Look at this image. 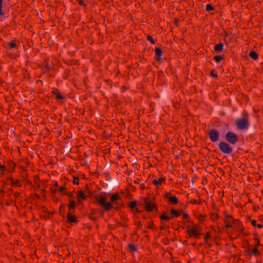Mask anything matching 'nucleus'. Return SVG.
Instances as JSON below:
<instances>
[{"instance_id":"f257e3e1","label":"nucleus","mask_w":263,"mask_h":263,"mask_svg":"<svg viewBox=\"0 0 263 263\" xmlns=\"http://www.w3.org/2000/svg\"><path fill=\"white\" fill-rule=\"evenodd\" d=\"M120 199V197L118 194H114L110 198L111 203L106 202L105 199L103 197L98 199V202L105 211H109L113 208L112 203H115Z\"/></svg>"},{"instance_id":"f03ea898","label":"nucleus","mask_w":263,"mask_h":263,"mask_svg":"<svg viewBox=\"0 0 263 263\" xmlns=\"http://www.w3.org/2000/svg\"><path fill=\"white\" fill-rule=\"evenodd\" d=\"M249 125V122L247 113L244 114V117L243 118L238 119L236 122L237 127L239 129H247Z\"/></svg>"},{"instance_id":"7ed1b4c3","label":"nucleus","mask_w":263,"mask_h":263,"mask_svg":"<svg viewBox=\"0 0 263 263\" xmlns=\"http://www.w3.org/2000/svg\"><path fill=\"white\" fill-rule=\"evenodd\" d=\"M225 223H229L234 226L233 228L237 229L239 230H241V222L240 221L234 220L232 217L230 215H226L225 217Z\"/></svg>"},{"instance_id":"20e7f679","label":"nucleus","mask_w":263,"mask_h":263,"mask_svg":"<svg viewBox=\"0 0 263 263\" xmlns=\"http://www.w3.org/2000/svg\"><path fill=\"white\" fill-rule=\"evenodd\" d=\"M219 148L220 151L224 154H230L233 152V149L230 145L224 142H221L219 143Z\"/></svg>"},{"instance_id":"39448f33","label":"nucleus","mask_w":263,"mask_h":263,"mask_svg":"<svg viewBox=\"0 0 263 263\" xmlns=\"http://www.w3.org/2000/svg\"><path fill=\"white\" fill-rule=\"evenodd\" d=\"M226 140L232 144H235L238 141V138L236 135L232 132H228L226 135Z\"/></svg>"},{"instance_id":"423d86ee","label":"nucleus","mask_w":263,"mask_h":263,"mask_svg":"<svg viewBox=\"0 0 263 263\" xmlns=\"http://www.w3.org/2000/svg\"><path fill=\"white\" fill-rule=\"evenodd\" d=\"M209 136L213 142H216L219 140V134L216 129H213L209 132Z\"/></svg>"},{"instance_id":"0eeeda50","label":"nucleus","mask_w":263,"mask_h":263,"mask_svg":"<svg viewBox=\"0 0 263 263\" xmlns=\"http://www.w3.org/2000/svg\"><path fill=\"white\" fill-rule=\"evenodd\" d=\"M200 231L199 227L198 226H195L188 231V234H189L190 237L194 236L197 238L200 234Z\"/></svg>"},{"instance_id":"6e6552de","label":"nucleus","mask_w":263,"mask_h":263,"mask_svg":"<svg viewBox=\"0 0 263 263\" xmlns=\"http://www.w3.org/2000/svg\"><path fill=\"white\" fill-rule=\"evenodd\" d=\"M143 203L145 205V208L146 210L147 211H153L155 208V205L151 202V201H149L146 198H144L143 200Z\"/></svg>"},{"instance_id":"1a4fd4ad","label":"nucleus","mask_w":263,"mask_h":263,"mask_svg":"<svg viewBox=\"0 0 263 263\" xmlns=\"http://www.w3.org/2000/svg\"><path fill=\"white\" fill-rule=\"evenodd\" d=\"M165 179L164 178H161L159 179H154L153 181V183L154 185H156L157 187L161 185L162 183H164Z\"/></svg>"},{"instance_id":"9d476101","label":"nucleus","mask_w":263,"mask_h":263,"mask_svg":"<svg viewBox=\"0 0 263 263\" xmlns=\"http://www.w3.org/2000/svg\"><path fill=\"white\" fill-rule=\"evenodd\" d=\"M72 212H69L67 216L68 220L71 222H74L77 221L76 218L74 216L72 215Z\"/></svg>"},{"instance_id":"9b49d317","label":"nucleus","mask_w":263,"mask_h":263,"mask_svg":"<svg viewBox=\"0 0 263 263\" xmlns=\"http://www.w3.org/2000/svg\"><path fill=\"white\" fill-rule=\"evenodd\" d=\"M86 198H87V196L83 192L80 191V192H78V201L79 202L80 201V199H81L85 200V199H86Z\"/></svg>"},{"instance_id":"f8f14e48","label":"nucleus","mask_w":263,"mask_h":263,"mask_svg":"<svg viewBox=\"0 0 263 263\" xmlns=\"http://www.w3.org/2000/svg\"><path fill=\"white\" fill-rule=\"evenodd\" d=\"M169 195H166V197L168 198V200L170 202L173 204H177L178 202V199L175 196H170L168 197Z\"/></svg>"},{"instance_id":"ddd939ff","label":"nucleus","mask_w":263,"mask_h":263,"mask_svg":"<svg viewBox=\"0 0 263 263\" xmlns=\"http://www.w3.org/2000/svg\"><path fill=\"white\" fill-rule=\"evenodd\" d=\"M76 206V202L73 200H69L68 204L69 211L72 212V210L74 209Z\"/></svg>"},{"instance_id":"4468645a","label":"nucleus","mask_w":263,"mask_h":263,"mask_svg":"<svg viewBox=\"0 0 263 263\" xmlns=\"http://www.w3.org/2000/svg\"><path fill=\"white\" fill-rule=\"evenodd\" d=\"M223 48V44L221 43L215 46L214 49L217 51H221Z\"/></svg>"},{"instance_id":"2eb2a0df","label":"nucleus","mask_w":263,"mask_h":263,"mask_svg":"<svg viewBox=\"0 0 263 263\" xmlns=\"http://www.w3.org/2000/svg\"><path fill=\"white\" fill-rule=\"evenodd\" d=\"M249 55L254 60H257L258 58L257 53L254 51H251Z\"/></svg>"},{"instance_id":"dca6fc26","label":"nucleus","mask_w":263,"mask_h":263,"mask_svg":"<svg viewBox=\"0 0 263 263\" xmlns=\"http://www.w3.org/2000/svg\"><path fill=\"white\" fill-rule=\"evenodd\" d=\"M171 213L172 215H174L175 217H178L180 215V212L174 209H172Z\"/></svg>"},{"instance_id":"f3484780","label":"nucleus","mask_w":263,"mask_h":263,"mask_svg":"<svg viewBox=\"0 0 263 263\" xmlns=\"http://www.w3.org/2000/svg\"><path fill=\"white\" fill-rule=\"evenodd\" d=\"M155 52L157 56V60H159V58L162 54V50L159 48H156L155 49Z\"/></svg>"},{"instance_id":"a211bd4d","label":"nucleus","mask_w":263,"mask_h":263,"mask_svg":"<svg viewBox=\"0 0 263 263\" xmlns=\"http://www.w3.org/2000/svg\"><path fill=\"white\" fill-rule=\"evenodd\" d=\"M137 205V202L136 201H132L129 204V206L132 209H134L136 208V206Z\"/></svg>"},{"instance_id":"6ab92c4d","label":"nucleus","mask_w":263,"mask_h":263,"mask_svg":"<svg viewBox=\"0 0 263 263\" xmlns=\"http://www.w3.org/2000/svg\"><path fill=\"white\" fill-rule=\"evenodd\" d=\"M251 253H253L255 256H257L259 254V252L257 249L256 246L252 250Z\"/></svg>"},{"instance_id":"aec40b11","label":"nucleus","mask_w":263,"mask_h":263,"mask_svg":"<svg viewBox=\"0 0 263 263\" xmlns=\"http://www.w3.org/2000/svg\"><path fill=\"white\" fill-rule=\"evenodd\" d=\"M160 218L162 220H169L170 219V217L167 216L166 215H165V214H162L161 216H160Z\"/></svg>"},{"instance_id":"412c9836","label":"nucleus","mask_w":263,"mask_h":263,"mask_svg":"<svg viewBox=\"0 0 263 263\" xmlns=\"http://www.w3.org/2000/svg\"><path fill=\"white\" fill-rule=\"evenodd\" d=\"M214 59L217 62H219L222 60V57L221 56H215L214 57Z\"/></svg>"},{"instance_id":"4be33fe9","label":"nucleus","mask_w":263,"mask_h":263,"mask_svg":"<svg viewBox=\"0 0 263 263\" xmlns=\"http://www.w3.org/2000/svg\"><path fill=\"white\" fill-rule=\"evenodd\" d=\"M206 9L208 11H210L211 10H212L214 9V8L213 7L210 5V4H208L206 6Z\"/></svg>"},{"instance_id":"5701e85b","label":"nucleus","mask_w":263,"mask_h":263,"mask_svg":"<svg viewBox=\"0 0 263 263\" xmlns=\"http://www.w3.org/2000/svg\"><path fill=\"white\" fill-rule=\"evenodd\" d=\"M12 183L16 186H19L21 185V183L18 180L13 181V179L11 180Z\"/></svg>"},{"instance_id":"b1692460","label":"nucleus","mask_w":263,"mask_h":263,"mask_svg":"<svg viewBox=\"0 0 263 263\" xmlns=\"http://www.w3.org/2000/svg\"><path fill=\"white\" fill-rule=\"evenodd\" d=\"M147 40L149 41L152 44H155V41L153 40V37L151 35L147 36Z\"/></svg>"},{"instance_id":"393cba45","label":"nucleus","mask_w":263,"mask_h":263,"mask_svg":"<svg viewBox=\"0 0 263 263\" xmlns=\"http://www.w3.org/2000/svg\"><path fill=\"white\" fill-rule=\"evenodd\" d=\"M53 93H54V92L53 91ZM55 98L57 99H62L63 98V97L59 93L55 92Z\"/></svg>"},{"instance_id":"a878e982","label":"nucleus","mask_w":263,"mask_h":263,"mask_svg":"<svg viewBox=\"0 0 263 263\" xmlns=\"http://www.w3.org/2000/svg\"><path fill=\"white\" fill-rule=\"evenodd\" d=\"M59 190L61 193H63L65 190V188L64 186H60L59 187Z\"/></svg>"},{"instance_id":"bb28decb","label":"nucleus","mask_w":263,"mask_h":263,"mask_svg":"<svg viewBox=\"0 0 263 263\" xmlns=\"http://www.w3.org/2000/svg\"><path fill=\"white\" fill-rule=\"evenodd\" d=\"M9 46H10V48H13L15 47L16 44H15V43L12 42L9 43Z\"/></svg>"},{"instance_id":"cd10ccee","label":"nucleus","mask_w":263,"mask_h":263,"mask_svg":"<svg viewBox=\"0 0 263 263\" xmlns=\"http://www.w3.org/2000/svg\"><path fill=\"white\" fill-rule=\"evenodd\" d=\"M78 181H79V178L78 177H74L73 180V183H76V184H79Z\"/></svg>"},{"instance_id":"c85d7f7f","label":"nucleus","mask_w":263,"mask_h":263,"mask_svg":"<svg viewBox=\"0 0 263 263\" xmlns=\"http://www.w3.org/2000/svg\"><path fill=\"white\" fill-rule=\"evenodd\" d=\"M210 74H211V76H213L215 78H216L217 77V75L215 73L214 70H212L211 71Z\"/></svg>"},{"instance_id":"c756f323","label":"nucleus","mask_w":263,"mask_h":263,"mask_svg":"<svg viewBox=\"0 0 263 263\" xmlns=\"http://www.w3.org/2000/svg\"><path fill=\"white\" fill-rule=\"evenodd\" d=\"M128 247H129V248H130V249H132L134 251H136V247L133 245H129Z\"/></svg>"},{"instance_id":"7c9ffc66","label":"nucleus","mask_w":263,"mask_h":263,"mask_svg":"<svg viewBox=\"0 0 263 263\" xmlns=\"http://www.w3.org/2000/svg\"><path fill=\"white\" fill-rule=\"evenodd\" d=\"M251 224H252L253 226H254V227H255V226H257V225H256V221L255 220H252L251 221Z\"/></svg>"},{"instance_id":"2f4dec72","label":"nucleus","mask_w":263,"mask_h":263,"mask_svg":"<svg viewBox=\"0 0 263 263\" xmlns=\"http://www.w3.org/2000/svg\"><path fill=\"white\" fill-rule=\"evenodd\" d=\"M2 0H0V15H2Z\"/></svg>"},{"instance_id":"473e14b6","label":"nucleus","mask_w":263,"mask_h":263,"mask_svg":"<svg viewBox=\"0 0 263 263\" xmlns=\"http://www.w3.org/2000/svg\"><path fill=\"white\" fill-rule=\"evenodd\" d=\"M210 237V234L209 233H207L206 236L205 237V240L207 241L208 239Z\"/></svg>"},{"instance_id":"72a5a7b5","label":"nucleus","mask_w":263,"mask_h":263,"mask_svg":"<svg viewBox=\"0 0 263 263\" xmlns=\"http://www.w3.org/2000/svg\"><path fill=\"white\" fill-rule=\"evenodd\" d=\"M226 223V227L227 228H230V227H234L233 225L230 224V223Z\"/></svg>"},{"instance_id":"f704fd0d","label":"nucleus","mask_w":263,"mask_h":263,"mask_svg":"<svg viewBox=\"0 0 263 263\" xmlns=\"http://www.w3.org/2000/svg\"><path fill=\"white\" fill-rule=\"evenodd\" d=\"M79 3L81 5H84V1L83 0H79Z\"/></svg>"},{"instance_id":"c9c22d12","label":"nucleus","mask_w":263,"mask_h":263,"mask_svg":"<svg viewBox=\"0 0 263 263\" xmlns=\"http://www.w3.org/2000/svg\"><path fill=\"white\" fill-rule=\"evenodd\" d=\"M50 68H51L50 66H49L48 65L46 64L45 65V68H46V70H49Z\"/></svg>"},{"instance_id":"e433bc0d","label":"nucleus","mask_w":263,"mask_h":263,"mask_svg":"<svg viewBox=\"0 0 263 263\" xmlns=\"http://www.w3.org/2000/svg\"><path fill=\"white\" fill-rule=\"evenodd\" d=\"M67 196H68L69 197H72V193H71V192H68V193H67Z\"/></svg>"},{"instance_id":"4c0bfd02","label":"nucleus","mask_w":263,"mask_h":263,"mask_svg":"<svg viewBox=\"0 0 263 263\" xmlns=\"http://www.w3.org/2000/svg\"><path fill=\"white\" fill-rule=\"evenodd\" d=\"M257 227L258 228H262V224H258L257 225Z\"/></svg>"},{"instance_id":"58836bf2","label":"nucleus","mask_w":263,"mask_h":263,"mask_svg":"<svg viewBox=\"0 0 263 263\" xmlns=\"http://www.w3.org/2000/svg\"><path fill=\"white\" fill-rule=\"evenodd\" d=\"M187 217H188V214H186V213H184V214H183V217H184V218H187Z\"/></svg>"},{"instance_id":"ea45409f","label":"nucleus","mask_w":263,"mask_h":263,"mask_svg":"<svg viewBox=\"0 0 263 263\" xmlns=\"http://www.w3.org/2000/svg\"><path fill=\"white\" fill-rule=\"evenodd\" d=\"M18 194L17 193L15 194V196H17H17H18Z\"/></svg>"}]
</instances>
